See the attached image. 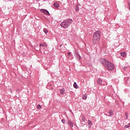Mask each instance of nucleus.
I'll return each instance as SVG.
<instances>
[{"mask_svg":"<svg viewBox=\"0 0 130 130\" xmlns=\"http://www.w3.org/2000/svg\"><path fill=\"white\" fill-rule=\"evenodd\" d=\"M53 6L54 7V8H56V9H57L59 8V4H58V3H55L53 4Z\"/></svg>","mask_w":130,"mask_h":130,"instance_id":"nucleus-7","label":"nucleus"},{"mask_svg":"<svg viewBox=\"0 0 130 130\" xmlns=\"http://www.w3.org/2000/svg\"><path fill=\"white\" fill-rule=\"evenodd\" d=\"M43 31L45 34H47V33H48V31L47 29H46V28H44Z\"/></svg>","mask_w":130,"mask_h":130,"instance_id":"nucleus-13","label":"nucleus"},{"mask_svg":"<svg viewBox=\"0 0 130 130\" xmlns=\"http://www.w3.org/2000/svg\"><path fill=\"white\" fill-rule=\"evenodd\" d=\"M125 128H128V127H129L128 125H125Z\"/></svg>","mask_w":130,"mask_h":130,"instance_id":"nucleus-21","label":"nucleus"},{"mask_svg":"<svg viewBox=\"0 0 130 130\" xmlns=\"http://www.w3.org/2000/svg\"><path fill=\"white\" fill-rule=\"evenodd\" d=\"M73 86L75 88V89H78V85H77V83L74 82L73 84Z\"/></svg>","mask_w":130,"mask_h":130,"instance_id":"nucleus-12","label":"nucleus"},{"mask_svg":"<svg viewBox=\"0 0 130 130\" xmlns=\"http://www.w3.org/2000/svg\"><path fill=\"white\" fill-rule=\"evenodd\" d=\"M82 120L83 121V122H85V121H86L85 117H82Z\"/></svg>","mask_w":130,"mask_h":130,"instance_id":"nucleus-17","label":"nucleus"},{"mask_svg":"<svg viewBox=\"0 0 130 130\" xmlns=\"http://www.w3.org/2000/svg\"><path fill=\"white\" fill-rule=\"evenodd\" d=\"M68 124H69V125H70V126H72V127L74 126V123H73V122L71 121V120H69L68 121Z\"/></svg>","mask_w":130,"mask_h":130,"instance_id":"nucleus-8","label":"nucleus"},{"mask_svg":"<svg viewBox=\"0 0 130 130\" xmlns=\"http://www.w3.org/2000/svg\"><path fill=\"white\" fill-rule=\"evenodd\" d=\"M37 108L38 109H41L42 107H41V106L40 105H38L37 107Z\"/></svg>","mask_w":130,"mask_h":130,"instance_id":"nucleus-15","label":"nucleus"},{"mask_svg":"<svg viewBox=\"0 0 130 130\" xmlns=\"http://www.w3.org/2000/svg\"><path fill=\"white\" fill-rule=\"evenodd\" d=\"M87 123L88 124H89L90 126H92L93 124V123H92V121H90L89 120H88Z\"/></svg>","mask_w":130,"mask_h":130,"instance_id":"nucleus-11","label":"nucleus"},{"mask_svg":"<svg viewBox=\"0 0 130 130\" xmlns=\"http://www.w3.org/2000/svg\"><path fill=\"white\" fill-rule=\"evenodd\" d=\"M101 37V31L100 30L96 31L93 36L92 42L94 44H97L100 41Z\"/></svg>","mask_w":130,"mask_h":130,"instance_id":"nucleus-2","label":"nucleus"},{"mask_svg":"<svg viewBox=\"0 0 130 130\" xmlns=\"http://www.w3.org/2000/svg\"><path fill=\"white\" fill-rule=\"evenodd\" d=\"M61 121H62V123H66V120H64V119H62V120H61Z\"/></svg>","mask_w":130,"mask_h":130,"instance_id":"nucleus-20","label":"nucleus"},{"mask_svg":"<svg viewBox=\"0 0 130 130\" xmlns=\"http://www.w3.org/2000/svg\"><path fill=\"white\" fill-rule=\"evenodd\" d=\"M97 83L99 85H102V80L101 79H99L97 80Z\"/></svg>","mask_w":130,"mask_h":130,"instance_id":"nucleus-9","label":"nucleus"},{"mask_svg":"<svg viewBox=\"0 0 130 130\" xmlns=\"http://www.w3.org/2000/svg\"><path fill=\"white\" fill-rule=\"evenodd\" d=\"M100 61L103 64L104 68L108 71H113L114 70V65L111 62L109 61L105 58H101Z\"/></svg>","mask_w":130,"mask_h":130,"instance_id":"nucleus-1","label":"nucleus"},{"mask_svg":"<svg viewBox=\"0 0 130 130\" xmlns=\"http://www.w3.org/2000/svg\"><path fill=\"white\" fill-rule=\"evenodd\" d=\"M73 22V20L72 19H69L65 21L62 22L60 23V26L62 27L63 28H68L71 24H72V22Z\"/></svg>","mask_w":130,"mask_h":130,"instance_id":"nucleus-3","label":"nucleus"},{"mask_svg":"<svg viewBox=\"0 0 130 130\" xmlns=\"http://www.w3.org/2000/svg\"><path fill=\"white\" fill-rule=\"evenodd\" d=\"M120 55L122 57H126V53L125 52H121L120 53Z\"/></svg>","mask_w":130,"mask_h":130,"instance_id":"nucleus-6","label":"nucleus"},{"mask_svg":"<svg viewBox=\"0 0 130 130\" xmlns=\"http://www.w3.org/2000/svg\"><path fill=\"white\" fill-rule=\"evenodd\" d=\"M65 92H66V89H64V88H62L60 90V93L61 95H64V94H66Z\"/></svg>","mask_w":130,"mask_h":130,"instance_id":"nucleus-5","label":"nucleus"},{"mask_svg":"<svg viewBox=\"0 0 130 130\" xmlns=\"http://www.w3.org/2000/svg\"><path fill=\"white\" fill-rule=\"evenodd\" d=\"M129 10H130V0L128 1V5Z\"/></svg>","mask_w":130,"mask_h":130,"instance_id":"nucleus-19","label":"nucleus"},{"mask_svg":"<svg viewBox=\"0 0 130 130\" xmlns=\"http://www.w3.org/2000/svg\"><path fill=\"white\" fill-rule=\"evenodd\" d=\"M40 46L41 47V46H44V45L42 44H40Z\"/></svg>","mask_w":130,"mask_h":130,"instance_id":"nucleus-22","label":"nucleus"},{"mask_svg":"<svg viewBox=\"0 0 130 130\" xmlns=\"http://www.w3.org/2000/svg\"><path fill=\"white\" fill-rule=\"evenodd\" d=\"M125 115L126 116V119H127L128 118V113H125Z\"/></svg>","mask_w":130,"mask_h":130,"instance_id":"nucleus-16","label":"nucleus"},{"mask_svg":"<svg viewBox=\"0 0 130 130\" xmlns=\"http://www.w3.org/2000/svg\"><path fill=\"white\" fill-rule=\"evenodd\" d=\"M130 126V123H128V127H129Z\"/></svg>","mask_w":130,"mask_h":130,"instance_id":"nucleus-24","label":"nucleus"},{"mask_svg":"<svg viewBox=\"0 0 130 130\" xmlns=\"http://www.w3.org/2000/svg\"><path fill=\"white\" fill-rule=\"evenodd\" d=\"M109 114H110V115H112L113 114V111H112V110H110V111H109Z\"/></svg>","mask_w":130,"mask_h":130,"instance_id":"nucleus-14","label":"nucleus"},{"mask_svg":"<svg viewBox=\"0 0 130 130\" xmlns=\"http://www.w3.org/2000/svg\"><path fill=\"white\" fill-rule=\"evenodd\" d=\"M88 96L87 95V94H83V96H82V99L83 100H86V99H87V97Z\"/></svg>","mask_w":130,"mask_h":130,"instance_id":"nucleus-10","label":"nucleus"},{"mask_svg":"<svg viewBox=\"0 0 130 130\" xmlns=\"http://www.w3.org/2000/svg\"><path fill=\"white\" fill-rule=\"evenodd\" d=\"M71 54H72V53H71V52H68V57H70V56H71Z\"/></svg>","mask_w":130,"mask_h":130,"instance_id":"nucleus-18","label":"nucleus"},{"mask_svg":"<svg viewBox=\"0 0 130 130\" xmlns=\"http://www.w3.org/2000/svg\"><path fill=\"white\" fill-rule=\"evenodd\" d=\"M76 11H77V12H78V11H79V7H77V8L76 9Z\"/></svg>","mask_w":130,"mask_h":130,"instance_id":"nucleus-23","label":"nucleus"},{"mask_svg":"<svg viewBox=\"0 0 130 130\" xmlns=\"http://www.w3.org/2000/svg\"><path fill=\"white\" fill-rule=\"evenodd\" d=\"M40 12H41V13H44V14L47 15V16H50V14H49L48 11L46 9H41Z\"/></svg>","mask_w":130,"mask_h":130,"instance_id":"nucleus-4","label":"nucleus"}]
</instances>
